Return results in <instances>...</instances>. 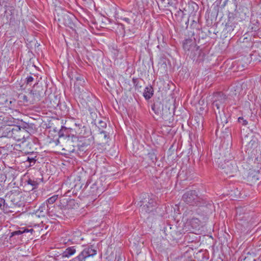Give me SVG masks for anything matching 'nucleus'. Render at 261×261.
<instances>
[{"instance_id":"13","label":"nucleus","mask_w":261,"mask_h":261,"mask_svg":"<svg viewBox=\"0 0 261 261\" xmlns=\"http://www.w3.org/2000/svg\"><path fill=\"white\" fill-rule=\"evenodd\" d=\"M85 83L84 78L82 76H79L76 77V82L74 84V87L80 91V86H83Z\"/></svg>"},{"instance_id":"6","label":"nucleus","mask_w":261,"mask_h":261,"mask_svg":"<svg viewBox=\"0 0 261 261\" xmlns=\"http://www.w3.org/2000/svg\"><path fill=\"white\" fill-rule=\"evenodd\" d=\"M25 133V130L21 129L19 127L16 128H13L11 129V136L17 141H23L24 139V133Z\"/></svg>"},{"instance_id":"7","label":"nucleus","mask_w":261,"mask_h":261,"mask_svg":"<svg viewBox=\"0 0 261 261\" xmlns=\"http://www.w3.org/2000/svg\"><path fill=\"white\" fill-rule=\"evenodd\" d=\"M224 172L229 176H233V173L237 172V166L236 164L227 162L226 166L223 168Z\"/></svg>"},{"instance_id":"25","label":"nucleus","mask_w":261,"mask_h":261,"mask_svg":"<svg viewBox=\"0 0 261 261\" xmlns=\"http://www.w3.org/2000/svg\"><path fill=\"white\" fill-rule=\"evenodd\" d=\"M5 199L2 198H0V207L2 206L4 203H5Z\"/></svg>"},{"instance_id":"24","label":"nucleus","mask_w":261,"mask_h":261,"mask_svg":"<svg viewBox=\"0 0 261 261\" xmlns=\"http://www.w3.org/2000/svg\"><path fill=\"white\" fill-rule=\"evenodd\" d=\"M243 208H242V207H238V208H237V216L238 215L239 213L241 214V212L242 211H243ZM239 215H240V214H239Z\"/></svg>"},{"instance_id":"20","label":"nucleus","mask_w":261,"mask_h":261,"mask_svg":"<svg viewBox=\"0 0 261 261\" xmlns=\"http://www.w3.org/2000/svg\"><path fill=\"white\" fill-rule=\"evenodd\" d=\"M157 105L155 104H154L153 106H152V110L154 112L155 114H159L160 112V110L159 109L156 108Z\"/></svg>"},{"instance_id":"3","label":"nucleus","mask_w":261,"mask_h":261,"mask_svg":"<svg viewBox=\"0 0 261 261\" xmlns=\"http://www.w3.org/2000/svg\"><path fill=\"white\" fill-rule=\"evenodd\" d=\"M97 253V251L93 248L92 246H89L85 248L76 257L70 261H86L89 257H93Z\"/></svg>"},{"instance_id":"30","label":"nucleus","mask_w":261,"mask_h":261,"mask_svg":"<svg viewBox=\"0 0 261 261\" xmlns=\"http://www.w3.org/2000/svg\"><path fill=\"white\" fill-rule=\"evenodd\" d=\"M23 100H25L26 101H28V100L27 99V96H23Z\"/></svg>"},{"instance_id":"27","label":"nucleus","mask_w":261,"mask_h":261,"mask_svg":"<svg viewBox=\"0 0 261 261\" xmlns=\"http://www.w3.org/2000/svg\"><path fill=\"white\" fill-rule=\"evenodd\" d=\"M100 134H103L104 135V137L105 138H106L107 137V135L106 132L102 130V131L100 132Z\"/></svg>"},{"instance_id":"14","label":"nucleus","mask_w":261,"mask_h":261,"mask_svg":"<svg viewBox=\"0 0 261 261\" xmlns=\"http://www.w3.org/2000/svg\"><path fill=\"white\" fill-rule=\"evenodd\" d=\"M47 205L43 203L40 206L36 213L39 214V216H44L47 210Z\"/></svg>"},{"instance_id":"16","label":"nucleus","mask_w":261,"mask_h":261,"mask_svg":"<svg viewBox=\"0 0 261 261\" xmlns=\"http://www.w3.org/2000/svg\"><path fill=\"white\" fill-rule=\"evenodd\" d=\"M199 223V220L197 218H193L191 221V225H192V227L195 228L197 227V225H198Z\"/></svg>"},{"instance_id":"4","label":"nucleus","mask_w":261,"mask_h":261,"mask_svg":"<svg viewBox=\"0 0 261 261\" xmlns=\"http://www.w3.org/2000/svg\"><path fill=\"white\" fill-rule=\"evenodd\" d=\"M213 107L219 110L221 106L226 103L227 96L222 92H217L213 94Z\"/></svg>"},{"instance_id":"12","label":"nucleus","mask_w":261,"mask_h":261,"mask_svg":"<svg viewBox=\"0 0 261 261\" xmlns=\"http://www.w3.org/2000/svg\"><path fill=\"white\" fill-rule=\"evenodd\" d=\"M153 92V88L151 87H146L143 93V96L146 99H149L152 96Z\"/></svg>"},{"instance_id":"28","label":"nucleus","mask_w":261,"mask_h":261,"mask_svg":"<svg viewBox=\"0 0 261 261\" xmlns=\"http://www.w3.org/2000/svg\"><path fill=\"white\" fill-rule=\"evenodd\" d=\"M75 233H76V235L75 236L79 237V236H81V232L80 231H77L75 232Z\"/></svg>"},{"instance_id":"21","label":"nucleus","mask_w":261,"mask_h":261,"mask_svg":"<svg viewBox=\"0 0 261 261\" xmlns=\"http://www.w3.org/2000/svg\"><path fill=\"white\" fill-rule=\"evenodd\" d=\"M120 19L121 20H123V21H125L126 22H127V23H128V24H129V23H130V19H129L128 18H127V17H123V16H120Z\"/></svg>"},{"instance_id":"2","label":"nucleus","mask_w":261,"mask_h":261,"mask_svg":"<svg viewBox=\"0 0 261 261\" xmlns=\"http://www.w3.org/2000/svg\"><path fill=\"white\" fill-rule=\"evenodd\" d=\"M182 200L189 205H201V198L199 197L195 190L187 191L182 197Z\"/></svg>"},{"instance_id":"33","label":"nucleus","mask_w":261,"mask_h":261,"mask_svg":"<svg viewBox=\"0 0 261 261\" xmlns=\"http://www.w3.org/2000/svg\"><path fill=\"white\" fill-rule=\"evenodd\" d=\"M161 1H162V2H164V1H165V0H161Z\"/></svg>"},{"instance_id":"19","label":"nucleus","mask_w":261,"mask_h":261,"mask_svg":"<svg viewBox=\"0 0 261 261\" xmlns=\"http://www.w3.org/2000/svg\"><path fill=\"white\" fill-rule=\"evenodd\" d=\"M239 122L242 123L243 125H246L248 123L247 120L244 119L243 117H239L238 119Z\"/></svg>"},{"instance_id":"32","label":"nucleus","mask_w":261,"mask_h":261,"mask_svg":"<svg viewBox=\"0 0 261 261\" xmlns=\"http://www.w3.org/2000/svg\"><path fill=\"white\" fill-rule=\"evenodd\" d=\"M35 59H31V60H30V61H31V60H35Z\"/></svg>"},{"instance_id":"26","label":"nucleus","mask_w":261,"mask_h":261,"mask_svg":"<svg viewBox=\"0 0 261 261\" xmlns=\"http://www.w3.org/2000/svg\"><path fill=\"white\" fill-rule=\"evenodd\" d=\"M33 229H24L23 230V232L24 233V232H32L33 231Z\"/></svg>"},{"instance_id":"8","label":"nucleus","mask_w":261,"mask_h":261,"mask_svg":"<svg viewBox=\"0 0 261 261\" xmlns=\"http://www.w3.org/2000/svg\"><path fill=\"white\" fill-rule=\"evenodd\" d=\"M42 181V178H29L25 182L28 185H30L32 187V190L37 189L38 185Z\"/></svg>"},{"instance_id":"15","label":"nucleus","mask_w":261,"mask_h":261,"mask_svg":"<svg viewBox=\"0 0 261 261\" xmlns=\"http://www.w3.org/2000/svg\"><path fill=\"white\" fill-rule=\"evenodd\" d=\"M58 195H55L48 198L45 202V204L48 207V204H53L58 199Z\"/></svg>"},{"instance_id":"9","label":"nucleus","mask_w":261,"mask_h":261,"mask_svg":"<svg viewBox=\"0 0 261 261\" xmlns=\"http://www.w3.org/2000/svg\"><path fill=\"white\" fill-rule=\"evenodd\" d=\"M76 252L75 246H71L67 248L62 253V258H69L73 255Z\"/></svg>"},{"instance_id":"29","label":"nucleus","mask_w":261,"mask_h":261,"mask_svg":"<svg viewBox=\"0 0 261 261\" xmlns=\"http://www.w3.org/2000/svg\"><path fill=\"white\" fill-rule=\"evenodd\" d=\"M248 257H245V258L244 259V261H248ZM252 261H254V259H253Z\"/></svg>"},{"instance_id":"31","label":"nucleus","mask_w":261,"mask_h":261,"mask_svg":"<svg viewBox=\"0 0 261 261\" xmlns=\"http://www.w3.org/2000/svg\"><path fill=\"white\" fill-rule=\"evenodd\" d=\"M7 0H0V4L2 5V3L6 2Z\"/></svg>"},{"instance_id":"1","label":"nucleus","mask_w":261,"mask_h":261,"mask_svg":"<svg viewBox=\"0 0 261 261\" xmlns=\"http://www.w3.org/2000/svg\"><path fill=\"white\" fill-rule=\"evenodd\" d=\"M140 212L145 215L152 212L156 206V201L152 195L150 196L147 193L142 194L140 197Z\"/></svg>"},{"instance_id":"11","label":"nucleus","mask_w":261,"mask_h":261,"mask_svg":"<svg viewBox=\"0 0 261 261\" xmlns=\"http://www.w3.org/2000/svg\"><path fill=\"white\" fill-rule=\"evenodd\" d=\"M241 90V85L239 83L234 84L230 86V91L232 92L233 94L234 95L240 93Z\"/></svg>"},{"instance_id":"18","label":"nucleus","mask_w":261,"mask_h":261,"mask_svg":"<svg viewBox=\"0 0 261 261\" xmlns=\"http://www.w3.org/2000/svg\"><path fill=\"white\" fill-rule=\"evenodd\" d=\"M98 125H99V127H101V128H106L107 127V123L106 122L102 121V120H100L98 122Z\"/></svg>"},{"instance_id":"23","label":"nucleus","mask_w":261,"mask_h":261,"mask_svg":"<svg viewBox=\"0 0 261 261\" xmlns=\"http://www.w3.org/2000/svg\"><path fill=\"white\" fill-rule=\"evenodd\" d=\"M23 233V231H21V230H19L15 231L13 232V235H19V234H21Z\"/></svg>"},{"instance_id":"10","label":"nucleus","mask_w":261,"mask_h":261,"mask_svg":"<svg viewBox=\"0 0 261 261\" xmlns=\"http://www.w3.org/2000/svg\"><path fill=\"white\" fill-rule=\"evenodd\" d=\"M29 98L31 99V102H34L39 101L40 98V95L39 92L36 91L31 90L29 94Z\"/></svg>"},{"instance_id":"5","label":"nucleus","mask_w":261,"mask_h":261,"mask_svg":"<svg viewBox=\"0 0 261 261\" xmlns=\"http://www.w3.org/2000/svg\"><path fill=\"white\" fill-rule=\"evenodd\" d=\"M183 48L185 51H191L194 54L199 49V46L196 44L195 40L192 39H187L184 41Z\"/></svg>"},{"instance_id":"22","label":"nucleus","mask_w":261,"mask_h":261,"mask_svg":"<svg viewBox=\"0 0 261 261\" xmlns=\"http://www.w3.org/2000/svg\"><path fill=\"white\" fill-rule=\"evenodd\" d=\"M27 161H29L30 163H33V164L35 163L36 160L33 158L28 157Z\"/></svg>"},{"instance_id":"17","label":"nucleus","mask_w":261,"mask_h":261,"mask_svg":"<svg viewBox=\"0 0 261 261\" xmlns=\"http://www.w3.org/2000/svg\"><path fill=\"white\" fill-rule=\"evenodd\" d=\"M33 81H34V78L32 76H30L26 78L25 82L27 85H29L31 86L32 85Z\"/></svg>"}]
</instances>
